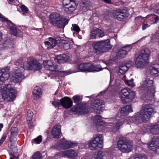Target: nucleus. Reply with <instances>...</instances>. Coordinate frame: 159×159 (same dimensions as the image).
<instances>
[{
	"label": "nucleus",
	"mask_w": 159,
	"mask_h": 159,
	"mask_svg": "<svg viewBox=\"0 0 159 159\" xmlns=\"http://www.w3.org/2000/svg\"><path fill=\"white\" fill-rule=\"evenodd\" d=\"M149 27V25H148V24H143L142 25V29L143 30H144L146 28L148 27Z\"/></svg>",
	"instance_id": "obj_59"
},
{
	"label": "nucleus",
	"mask_w": 159,
	"mask_h": 159,
	"mask_svg": "<svg viewBox=\"0 0 159 159\" xmlns=\"http://www.w3.org/2000/svg\"><path fill=\"white\" fill-rule=\"evenodd\" d=\"M97 32L98 34V37H102L105 35L104 32L103 31L97 28Z\"/></svg>",
	"instance_id": "obj_45"
},
{
	"label": "nucleus",
	"mask_w": 159,
	"mask_h": 159,
	"mask_svg": "<svg viewBox=\"0 0 159 159\" xmlns=\"http://www.w3.org/2000/svg\"><path fill=\"white\" fill-rule=\"evenodd\" d=\"M28 125L30 129H32L33 127V126L30 123V121H29L28 122Z\"/></svg>",
	"instance_id": "obj_62"
},
{
	"label": "nucleus",
	"mask_w": 159,
	"mask_h": 159,
	"mask_svg": "<svg viewBox=\"0 0 159 159\" xmlns=\"http://www.w3.org/2000/svg\"><path fill=\"white\" fill-rule=\"evenodd\" d=\"M42 137L41 135L39 136L37 138L34 139V141L37 143H39L42 141Z\"/></svg>",
	"instance_id": "obj_53"
},
{
	"label": "nucleus",
	"mask_w": 159,
	"mask_h": 159,
	"mask_svg": "<svg viewBox=\"0 0 159 159\" xmlns=\"http://www.w3.org/2000/svg\"><path fill=\"white\" fill-rule=\"evenodd\" d=\"M23 63V68L24 70H40L42 68L41 64L34 58L26 57H21L16 61V63Z\"/></svg>",
	"instance_id": "obj_1"
},
{
	"label": "nucleus",
	"mask_w": 159,
	"mask_h": 159,
	"mask_svg": "<svg viewBox=\"0 0 159 159\" xmlns=\"http://www.w3.org/2000/svg\"><path fill=\"white\" fill-rule=\"evenodd\" d=\"M154 111V108L152 105H145L142 107L140 112L135 115L136 120L140 118L143 122H146L149 120Z\"/></svg>",
	"instance_id": "obj_3"
},
{
	"label": "nucleus",
	"mask_w": 159,
	"mask_h": 159,
	"mask_svg": "<svg viewBox=\"0 0 159 159\" xmlns=\"http://www.w3.org/2000/svg\"><path fill=\"white\" fill-rule=\"evenodd\" d=\"M150 74L155 76H159V66L158 65L151 66L150 68Z\"/></svg>",
	"instance_id": "obj_25"
},
{
	"label": "nucleus",
	"mask_w": 159,
	"mask_h": 159,
	"mask_svg": "<svg viewBox=\"0 0 159 159\" xmlns=\"http://www.w3.org/2000/svg\"><path fill=\"white\" fill-rule=\"evenodd\" d=\"M132 48L130 45H126L120 48L118 52V55L120 57H124Z\"/></svg>",
	"instance_id": "obj_19"
},
{
	"label": "nucleus",
	"mask_w": 159,
	"mask_h": 159,
	"mask_svg": "<svg viewBox=\"0 0 159 159\" xmlns=\"http://www.w3.org/2000/svg\"><path fill=\"white\" fill-rule=\"evenodd\" d=\"M42 155L41 153L39 152L34 153L32 157V159H42Z\"/></svg>",
	"instance_id": "obj_39"
},
{
	"label": "nucleus",
	"mask_w": 159,
	"mask_h": 159,
	"mask_svg": "<svg viewBox=\"0 0 159 159\" xmlns=\"http://www.w3.org/2000/svg\"><path fill=\"white\" fill-rule=\"evenodd\" d=\"M102 1L105 2L106 3H111V0H102Z\"/></svg>",
	"instance_id": "obj_63"
},
{
	"label": "nucleus",
	"mask_w": 159,
	"mask_h": 159,
	"mask_svg": "<svg viewBox=\"0 0 159 159\" xmlns=\"http://www.w3.org/2000/svg\"><path fill=\"white\" fill-rule=\"evenodd\" d=\"M62 154L68 157L73 158L77 156L78 153L74 150L70 149L63 152Z\"/></svg>",
	"instance_id": "obj_24"
},
{
	"label": "nucleus",
	"mask_w": 159,
	"mask_h": 159,
	"mask_svg": "<svg viewBox=\"0 0 159 159\" xmlns=\"http://www.w3.org/2000/svg\"><path fill=\"white\" fill-rule=\"evenodd\" d=\"M5 137L3 136H2V138L0 140V145L4 141Z\"/></svg>",
	"instance_id": "obj_60"
},
{
	"label": "nucleus",
	"mask_w": 159,
	"mask_h": 159,
	"mask_svg": "<svg viewBox=\"0 0 159 159\" xmlns=\"http://www.w3.org/2000/svg\"><path fill=\"white\" fill-rule=\"evenodd\" d=\"M122 79L124 81L125 83V81H127V80H128V79L126 78L125 75H124L123 76L122 78Z\"/></svg>",
	"instance_id": "obj_61"
},
{
	"label": "nucleus",
	"mask_w": 159,
	"mask_h": 159,
	"mask_svg": "<svg viewBox=\"0 0 159 159\" xmlns=\"http://www.w3.org/2000/svg\"><path fill=\"white\" fill-rule=\"evenodd\" d=\"M15 135H12V134H11L10 137V140L11 142L13 141H16L17 140V139L15 137Z\"/></svg>",
	"instance_id": "obj_56"
},
{
	"label": "nucleus",
	"mask_w": 159,
	"mask_h": 159,
	"mask_svg": "<svg viewBox=\"0 0 159 159\" xmlns=\"http://www.w3.org/2000/svg\"><path fill=\"white\" fill-rule=\"evenodd\" d=\"M24 70H21L19 68H16L15 69V74L13 77V80L15 82H20L24 78L23 72Z\"/></svg>",
	"instance_id": "obj_13"
},
{
	"label": "nucleus",
	"mask_w": 159,
	"mask_h": 159,
	"mask_svg": "<svg viewBox=\"0 0 159 159\" xmlns=\"http://www.w3.org/2000/svg\"><path fill=\"white\" fill-rule=\"evenodd\" d=\"M92 64L88 63H85L84 71L91 72Z\"/></svg>",
	"instance_id": "obj_41"
},
{
	"label": "nucleus",
	"mask_w": 159,
	"mask_h": 159,
	"mask_svg": "<svg viewBox=\"0 0 159 159\" xmlns=\"http://www.w3.org/2000/svg\"><path fill=\"white\" fill-rule=\"evenodd\" d=\"M9 154L11 156V158L13 159H18L19 154L17 152H13V153L11 152Z\"/></svg>",
	"instance_id": "obj_43"
},
{
	"label": "nucleus",
	"mask_w": 159,
	"mask_h": 159,
	"mask_svg": "<svg viewBox=\"0 0 159 159\" xmlns=\"http://www.w3.org/2000/svg\"><path fill=\"white\" fill-rule=\"evenodd\" d=\"M118 149L123 152L128 153L132 150V143L124 139H120L117 143Z\"/></svg>",
	"instance_id": "obj_9"
},
{
	"label": "nucleus",
	"mask_w": 159,
	"mask_h": 159,
	"mask_svg": "<svg viewBox=\"0 0 159 159\" xmlns=\"http://www.w3.org/2000/svg\"><path fill=\"white\" fill-rule=\"evenodd\" d=\"M71 29L77 33H78L80 30L79 26L77 25L74 24L72 25Z\"/></svg>",
	"instance_id": "obj_42"
},
{
	"label": "nucleus",
	"mask_w": 159,
	"mask_h": 159,
	"mask_svg": "<svg viewBox=\"0 0 159 159\" xmlns=\"http://www.w3.org/2000/svg\"><path fill=\"white\" fill-rule=\"evenodd\" d=\"M72 99L74 102L75 103L79 102L81 98L79 96L75 95L73 97Z\"/></svg>",
	"instance_id": "obj_46"
},
{
	"label": "nucleus",
	"mask_w": 159,
	"mask_h": 159,
	"mask_svg": "<svg viewBox=\"0 0 159 159\" xmlns=\"http://www.w3.org/2000/svg\"><path fill=\"white\" fill-rule=\"evenodd\" d=\"M94 121L97 126H101L103 124L101 117L98 115L96 116L94 118Z\"/></svg>",
	"instance_id": "obj_35"
},
{
	"label": "nucleus",
	"mask_w": 159,
	"mask_h": 159,
	"mask_svg": "<svg viewBox=\"0 0 159 159\" xmlns=\"http://www.w3.org/2000/svg\"><path fill=\"white\" fill-rule=\"evenodd\" d=\"M97 28H94L92 30L90 34V37L91 39H95L96 37H98V34L97 32Z\"/></svg>",
	"instance_id": "obj_37"
},
{
	"label": "nucleus",
	"mask_w": 159,
	"mask_h": 159,
	"mask_svg": "<svg viewBox=\"0 0 159 159\" xmlns=\"http://www.w3.org/2000/svg\"><path fill=\"white\" fill-rule=\"evenodd\" d=\"M7 19L4 18L2 16V15L0 13V20L2 21L4 23H5L7 20Z\"/></svg>",
	"instance_id": "obj_58"
},
{
	"label": "nucleus",
	"mask_w": 159,
	"mask_h": 159,
	"mask_svg": "<svg viewBox=\"0 0 159 159\" xmlns=\"http://www.w3.org/2000/svg\"><path fill=\"white\" fill-rule=\"evenodd\" d=\"M119 95L122 103L125 104L133 101L135 97V93L129 89L125 88L121 89Z\"/></svg>",
	"instance_id": "obj_7"
},
{
	"label": "nucleus",
	"mask_w": 159,
	"mask_h": 159,
	"mask_svg": "<svg viewBox=\"0 0 159 159\" xmlns=\"http://www.w3.org/2000/svg\"><path fill=\"white\" fill-rule=\"evenodd\" d=\"M43 64L45 68L47 70L52 71H57L58 70V66L54 65L50 60L43 61Z\"/></svg>",
	"instance_id": "obj_15"
},
{
	"label": "nucleus",
	"mask_w": 159,
	"mask_h": 159,
	"mask_svg": "<svg viewBox=\"0 0 159 159\" xmlns=\"http://www.w3.org/2000/svg\"><path fill=\"white\" fill-rule=\"evenodd\" d=\"M33 97L34 99H36L40 97L42 94L41 88L38 86H36L34 88L33 91Z\"/></svg>",
	"instance_id": "obj_28"
},
{
	"label": "nucleus",
	"mask_w": 159,
	"mask_h": 159,
	"mask_svg": "<svg viewBox=\"0 0 159 159\" xmlns=\"http://www.w3.org/2000/svg\"><path fill=\"white\" fill-rule=\"evenodd\" d=\"M85 66V63L81 64L79 65L78 66V69L81 71H84V67Z\"/></svg>",
	"instance_id": "obj_48"
},
{
	"label": "nucleus",
	"mask_w": 159,
	"mask_h": 159,
	"mask_svg": "<svg viewBox=\"0 0 159 159\" xmlns=\"http://www.w3.org/2000/svg\"><path fill=\"white\" fill-rule=\"evenodd\" d=\"M133 111L131 105H126L120 109V112L122 116H126Z\"/></svg>",
	"instance_id": "obj_22"
},
{
	"label": "nucleus",
	"mask_w": 159,
	"mask_h": 159,
	"mask_svg": "<svg viewBox=\"0 0 159 159\" xmlns=\"http://www.w3.org/2000/svg\"><path fill=\"white\" fill-rule=\"evenodd\" d=\"M103 140L102 134H98L89 140L88 143L89 148L91 150H96L98 149L99 144H101Z\"/></svg>",
	"instance_id": "obj_8"
},
{
	"label": "nucleus",
	"mask_w": 159,
	"mask_h": 159,
	"mask_svg": "<svg viewBox=\"0 0 159 159\" xmlns=\"http://www.w3.org/2000/svg\"><path fill=\"white\" fill-rule=\"evenodd\" d=\"M91 106L96 113L99 114L102 111V108L104 107V102L102 100L97 99L92 101Z\"/></svg>",
	"instance_id": "obj_11"
},
{
	"label": "nucleus",
	"mask_w": 159,
	"mask_h": 159,
	"mask_svg": "<svg viewBox=\"0 0 159 159\" xmlns=\"http://www.w3.org/2000/svg\"><path fill=\"white\" fill-rule=\"evenodd\" d=\"M61 126L60 125L54 126L52 130L51 135L54 138H59L61 136Z\"/></svg>",
	"instance_id": "obj_20"
},
{
	"label": "nucleus",
	"mask_w": 159,
	"mask_h": 159,
	"mask_svg": "<svg viewBox=\"0 0 159 159\" xmlns=\"http://www.w3.org/2000/svg\"><path fill=\"white\" fill-rule=\"evenodd\" d=\"M73 0H63V4L65 6V7L68 6L71 2H73Z\"/></svg>",
	"instance_id": "obj_50"
},
{
	"label": "nucleus",
	"mask_w": 159,
	"mask_h": 159,
	"mask_svg": "<svg viewBox=\"0 0 159 159\" xmlns=\"http://www.w3.org/2000/svg\"><path fill=\"white\" fill-rule=\"evenodd\" d=\"M52 104L55 107H59L60 105V103L59 102L53 101L52 102Z\"/></svg>",
	"instance_id": "obj_57"
},
{
	"label": "nucleus",
	"mask_w": 159,
	"mask_h": 159,
	"mask_svg": "<svg viewBox=\"0 0 159 159\" xmlns=\"http://www.w3.org/2000/svg\"><path fill=\"white\" fill-rule=\"evenodd\" d=\"M17 129L16 127H12L11 129V134L16 135L17 133Z\"/></svg>",
	"instance_id": "obj_52"
},
{
	"label": "nucleus",
	"mask_w": 159,
	"mask_h": 159,
	"mask_svg": "<svg viewBox=\"0 0 159 159\" xmlns=\"http://www.w3.org/2000/svg\"><path fill=\"white\" fill-rule=\"evenodd\" d=\"M2 33L0 32V42L1 41L2 39Z\"/></svg>",
	"instance_id": "obj_64"
},
{
	"label": "nucleus",
	"mask_w": 159,
	"mask_h": 159,
	"mask_svg": "<svg viewBox=\"0 0 159 159\" xmlns=\"http://www.w3.org/2000/svg\"><path fill=\"white\" fill-rule=\"evenodd\" d=\"M116 122L115 125L114 126V129L117 130L119 129L120 126L123 124L124 120L118 116L116 117Z\"/></svg>",
	"instance_id": "obj_32"
},
{
	"label": "nucleus",
	"mask_w": 159,
	"mask_h": 159,
	"mask_svg": "<svg viewBox=\"0 0 159 159\" xmlns=\"http://www.w3.org/2000/svg\"><path fill=\"white\" fill-rule=\"evenodd\" d=\"M3 93H8L11 91H16L13 86L10 84H5L3 88Z\"/></svg>",
	"instance_id": "obj_34"
},
{
	"label": "nucleus",
	"mask_w": 159,
	"mask_h": 159,
	"mask_svg": "<svg viewBox=\"0 0 159 159\" xmlns=\"http://www.w3.org/2000/svg\"><path fill=\"white\" fill-rule=\"evenodd\" d=\"M148 148L150 150L154 151L159 148V137H154L151 143L148 145Z\"/></svg>",
	"instance_id": "obj_17"
},
{
	"label": "nucleus",
	"mask_w": 159,
	"mask_h": 159,
	"mask_svg": "<svg viewBox=\"0 0 159 159\" xmlns=\"http://www.w3.org/2000/svg\"><path fill=\"white\" fill-rule=\"evenodd\" d=\"M97 154L96 155V158L97 159H101L102 158V152L101 151H99L96 153Z\"/></svg>",
	"instance_id": "obj_54"
},
{
	"label": "nucleus",
	"mask_w": 159,
	"mask_h": 159,
	"mask_svg": "<svg viewBox=\"0 0 159 159\" xmlns=\"http://www.w3.org/2000/svg\"><path fill=\"white\" fill-rule=\"evenodd\" d=\"M153 80L152 77H147L143 81V87H144V89L146 93V94L143 97V100L146 102H148L152 99L155 93V89L153 85Z\"/></svg>",
	"instance_id": "obj_2"
},
{
	"label": "nucleus",
	"mask_w": 159,
	"mask_h": 159,
	"mask_svg": "<svg viewBox=\"0 0 159 159\" xmlns=\"http://www.w3.org/2000/svg\"><path fill=\"white\" fill-rule=\"evenodd\" d=\"M7 45H8V48H12L13 46V43L12 41L10 39H7L3 44H0V50H2L5 49H7Z\"/></svg>",
	"instance_id": "obj_23"
},
{
	"label": "nucleus",
	"mask_w": 159,
	"mask_h": 159,
	"mask_svg": "<svg viewBox=\"0 0 159 159\" xmlns=\"http://www.w3.org/2000/svg\"><path fill=\"white\" fill-rule=\"evenodd\" d=\"M8 146L12 150H14V151H16L17 150L16 148V145L15 144L11 143L8 144Z\"/></svg>",
	"instance_id": "obj_49"
},
{
	"label": "nucleus",
	"mask_w": 159,
	"mask_h": 159,
	"mask_svg": "<svg viewBox=\"0 0 159 159\" xmlns=\"http://www.w3.org/2000/svg\"><path fill=\"white\" fill-rule=\"evenodd\" d=\"M150 51L147 48L141 51L135 61L137 68L143 69L148 64Z\"/></svg>",
	"instance_id": "obj_6"
},
{
	"label": "nucleus",
	"mask_w": 159,
	"mask_h": 159,
	"mask_svg": "<svg viewBox=\"0 0 159 159\" xmlns=\"http://www.w3.org/2000/svg\"><path fill=\"white\" fill-rule=\"evenodd\" d=\"M70 57L65 54L60 55L55 59V61L59 63H62L70 60Z\"/></svg>",
	"instance_id": "obj_21"
},
{
	"label": "nucleus",
	"mask_w": 159,
	"mask_h": 159,
	"mask_svg": "<svg viewBox=\"0 0 159 159\" xmlns=\"http://www.w3.org/2000/svg\"><path fill=\"white\" fill-rule=\"evenodd\" d=\"M5 23L7 24L8 28L9 29L11 34L16 37H20L21 36L22 33L20 30L17 29L16 26L11 21L7 20Z\"/></svg>",
	"instance_id": "obj_10"
},
{
	"label": "nucleus",
	"mask_w": 159,
	"mask_h": 159,
	"mask_svg": "<svg viewBox=\"0 0 159 159\" xmlns=\"http://www.w3.org/2000/svg\"><path fill=\"white\" fill-rule=\"evenodd\" d=\"M134 159H147V157L145 154H141L136 155Z\"/></svg>",
	"instance_id": "obj_47"
},
{
	"label": "nucleus",
	"mask_w": 159,
	"mask_h": 159,
	"mask_svg": "<svg viewBox=\"0 0 159 159\" xmlns=\"http://www.w3.org/2000/svg\"><path fill=\"white\" fill-rule=\"evenodd\" d=\"M49 21L52 25L59 28H63L68 23V20L57 12H53L49 16Z\"/></svg>",
	"instance_id": "obj_4"
},
{
	"label": "nucleus",
	"mask_w": 159,
	"mask_h": 159,
	"mask_svg": "<svg viewBox=\"0 0 159 159\" xmlns=\"http://www.w3.org/2000/svg\"><path fill=\"white\" fill-rule=\"evenodd\" d=\"M0 73L1 75H0V80L1 82H3L4 81L7 80L9 77V74L7 72L2 73V72ZM2 86L0 84V91L2 90Z\"/></svg>",
	"instance_id": "obj_33"
},
{
	"label": "nucleus",
	"mask_w": 159,
	"mask_h": 159,
	"mask_svg": "<svg viewBox=\"0 0 159 159\" xmlns=\"http://www.w3.org/2000/svg\"><path fill=\"white\" fill-rule=\"evenodd\" d=\"M33 115V113L30 110H29L27 113V120L28 121H30L32 120V116Z\"/></svg>",
	"instance_id": "obj_40"
},
{
	"label": "nucleus",
	"mask_w": 159,
	"mask_h": 159,
	"mask_svg": "<svg viewBox=\"0 0 159 159\" xmlns=\"http://www.w3.org/2000/svg\"><path fill=\"white\" fill-rule=\"evenodd\" d=\"M60 104L62 106L66 109L70 108L72 105L73 102L70 98L66 97L61 98L60 100Z\"/></svg>",
	"instance_id": "obj_16"
},
{
	"label": "nucleus",
	"mask_w": 159,
	"mask_h": 159,
	"mask_svg": "<svg viewBox=\"0 0 159 159\" xmlns=\"http://www.w3.org/2000/svg\"><path fill=\"white\" fill-rule=\"evenodd\" d=\"M149 17L150 18V19H153L154 21L153 23V24H156V23L159 20V18L158 17L154 15V14H151L147 15V16L146 17V18H148Z\"/></svg>",
	"instance_id": "obj_38"
},
{
	"label": "nucleus",
	"mask_w": 159,
	"mask_h": 159,
	"mask_svg": "<svg viewBox=\"0 0 159 159\" xmlns=\"http://www.w3.org/2000/svg\"><path fill=\"white\" fill-rule=\"evenodd\" d=\"M20 8L23 12L25 13L27 12L28 9L27 7L24 5H22L20 6Z\"/></svg>",
	"instance_id": "obj_55"
},
{
	"label": "nucleus",
	"mask_w": 159,
	"mask_h": 159,
	"mask_svg": "<svg viewBox=\"0 0 159 159\" xmlns=\"http://www.w3.org/2000/svg\"><path fill=\"white\" fill-rule=\"evenodd\" d=\"M106 66H104L102 68L99 65L95 66L93 64H92L91 72L98 71L106 68Z\"/></svg>",
	"instance_id": "obj_36"
},
{
	"label": "nucleus",
	"mask_w": 159,
	"mask_h": 159,
	"mask_svg": "<svg viewBox=\"0 0 159 159\" xmlns=\"http://www.w3.org/2000/svg\"><path fill=\"white\" fill-rule=\"evenodd\" d=\"M17 91H11L8 93H3L2 98L6 101H12L16 97Z\"/></svg>",
	"instance_id": "obj_14"
},
{
	"label": "nucleus",
	"mask_w": 159,
	"mask_h": 159,
	"mask_svg": "<svg viewBox=\"0 0 159 159\" xmlns=\"http://www.w3.org/2000/svg\"><path fill=\"white\" fill-rule=\"evenodd\" d=\"M73 111L75 112H80L81 114H85L87 113L89 111L85 105H83L81 106L79 108H73Z\"/></svg>",
	"instance_id": "obj_26"
},
{
	"label": "nucleus",
	"mask_w": 159,
	"mask_h": 159,
	"mask_svg": "<svg viewBox=\"0 0 159 159\" xmlns=\"http://www.w3.org/2000/svg\"><path fill=\"white\" fill-rule=\"evenodd\" d=\"M59 145L61 148L64 149H66L75 146L76 145L75 143L68 141L63 139L60 141Z\"/></svg>",
	"instance_id": "obj_18"
},
{
	"label": "nucleus",
	"mask_w": 159,
	"mask_h": 159,
	"mask_svg": "<svg viewBox=\"0 0 159 159\" xmlns=\"http://www.w3.org/2000/svg\"><path fill=\"white\" fill-rule=\"evenodd\" d=\"M128 16L127 11L124 9H117L113 13L114 18L120 21L122 20Z\"/></svg>",
	"instance_id": "obj_12"
},
{
	"label": "nucleus",
	"mask_w": 159,
	"mask_h": 159,
	"mask_svg": "<svg viewBox=\"0 0 159 159\" xmlns=\"http://www.w3.org/2000/svg\"><path fill=\"white\" fill-rule=\"evenodd\" d=\"M93 46L94 52L97 55L107 52L111 48L109 39L94 43Z\"/></svg>",
	"instance_id": "obj_5"
},
{
	"label": "nucleus",
	"mask_w": 159,
	"mask_h": 159,
	"mask_svg": "<svg viewBox=\"0 0 159 159\" xmlns=\"http://www.w3.org/2000/svg\"><path fill=\"white\" fill-rule=\"evenodd\" d=\"M134 80L133 79H131L130 80H127V81H125V83L128 85L131 86V87L134 86L135 84L133 82Z\"/></svg>",
	"instance_id": "obj_44"
},
{
	"label": "nucleus",
	"mask_w": 159,
	"mask_h": 159,
	"mask_svg": "<svg viewBox=\"0 0 159 159\" xmlns=\"http://www.w3.org/2000/svg\"><path fill=\"white\" fill-rule=\"evenodd\" d=\"M77 7V5L75 2L73 1L71 2L67 7H65V10L67 12H72L74 11Z\"/></svg>",
	"instance_id": "obj_31"
},
{
	"label": "nucleus",
	"mask_w": 159,
	"mask_h": 159,
	"mask_svg": "<svg viewBox=\"0 0 159 159\" xmlns=\"http://www.w3.org/2000/svg\"><path fill=\"white\" fill-rule=\"evenodd\" d=\"M45 45H48V48H52L57 44V41L51 38L49 39V40L44 42Z\"/></svg>",
	"instance_id": "obj_29"
},
{
	"label": "nucleus",
	"mask_w": 159,
	"mask_h": 159,
	"mask_svg": "<svg viewBox=\"0 0 159 159\" xmlns=\"http://www.w3.org/2000/svg\"><path fill=\"white\" fill-rule=\"evenodd\" d=\"M63 47L65 50H68L70 49V42H67L66 43H65L63 45Z\"/></svg>",
	"instance_id": "obj_51"
},
{
	"label": "nucleus",
	"mask_w": 159,
	"mask_h": 159,
	"mask_svg": "<svg viewBox=\"0 0 159 159\" xmlns=\"http://www.w3.org/2000/svg\"><path fill=\"white\" fill-rule=\"evenodd\" d=\"M131 65V64H122L119 67V72L121 74H125Z\"/></svg>",
	"instance_id": "obj_27"
},
{
	"label": "nucleus",
	"mask_w": 159,
	"mask_h": 159,
	"mask_svg": "<svg viewBox=\"0 0 159 159\" xmlns=\"http://www.w3.org/2000/svg\"><path fill=\"white\" fill-rule=\"evenodd\" d=\"M91 5V3L89 0H84L82 3H80L81 8L83 11H86Z\"/></svg>",
	"instance_id": "obj_30"
}]
</instances>
